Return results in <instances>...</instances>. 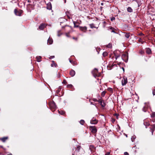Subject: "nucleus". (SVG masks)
<instances>
[{
    "label": "nucleus",
    "mask_w": 155,
    "mask_h": 155,
    "mask_svg": "<svg viewBox=\"0 0 155 155\" xmlns=\"http://www.w3.org/2000/svg\"><path fill=\"white\" fill-rule=\"evenodd\" d=\"M92 73L93 76L95 77L99 76L100 75L99 73H98V70L96 68L94 69L92 71Z\"/></svg>",
    "instance_id": "f257e3e1"
},
{
    "label": "nucleus",
    "mask_w": 155,
    "mask_h": 155,
    "mask_svg": "<svg viewBox=\"0 0 155 155\" xmlns=\"http://www.w3.org/2000/svg\"><path fill=\"white\" fill-rule=\"evenodd\" d=\"M127 82V78L125 77L124 76L123 79L121 81L122 84L123 86L125 85Z\"/></svg>",
    "instance_id": "f03ea898"
},
{
    "label": "nucleus",
    "mask_w": 155,
    "mask_h": 155,
    "mask_svg": "<svg viewBox=\"0 0 155 155\" xmlns=\"http://www.w3.org/2000/svg\"><path fill=\"white\" fill-rule=\"evenodd\" d=\"M90 129L91 132L93 133H95L97 131V129L95 126H90Z\"/></svg>",
    "instance_id": "7ed1b4c3"
},
{
    "label": "nucleus",
    "mask_w": 155,
    "mask_h": 155,
    "mask_svg": "<svg viewBox=\"0 0 155 155\" xmlns=\"http://www.w3.org/2000/svg\"><path fill=\"white\" fill-rule=\"evenodd\" d=\"M14 12L16 15L18 16H21L22 13V11H18L16 9L14 10Z\"/></svg>",
    "instance_id": "20e7f679"
},
{
    "label": "nucleus",
    "mask_w": 155,
    "mask_h": 155,
    "mask_svg": "<svg viewBox=\"0 0 155 155\" xmlns=\"http://www.w3.org/2000/svg\"><path fill=\"white\" fill-rule=\"evenodd\" d=\"M79 29L84 32H85L87 30V27L86 26L79 27Z\"/></svg>",
    "instance_id": "39448f33"
},
{
    "label": "nucleus",
    "mask_w": 155,
    "mask_h": 155,
    "mask_svg": "<svg viewBox=\"0 0 155 155\" xmlns=\"http://www.w3.org/2000/svg\"><path fill=\"white\" fill-rule=\"evenodd\" d=\"M90 123L92 124H96L97 123V121L96 119L93 118L91 120Z\"/></svg>",
    "instance_id": "423d86ee"
},
{
    "label": "nucleus",
    "mask_w": 155,
    "mask_h": 155,
    "mask_svg": "<svg viewBox=\"0 0 155 155\" xmlns=\"http://www.w3.org/2000/svg\"><path fill=\"white\" fill-rule=\"evenodd\" d=\"M50 106L51 109L55 110L56 109V106L54 103H52L50 104Z\"/></svg>",
    "instance_id": "0eeeda50"
},
{
    "label": "nucleus",
    "mask_w": 155,
    "mask_h": 155,
    "mask_svg": "<svg viewBox=\"0 0 155 155\" xmlns=\"http://www.w3.org/2000/svg\"><path fill=\"white\" fill-rule=\"evenodd\" d=\"M128 57L126 54H124L122 56V58L126 62H127V61L126 60L128 58Z\"/></svg>",
    "instance_id": "6e6552de"
},
{
    "label": "nucleus",
    "mask_w": 155,
    "mask_h": 155,
    "mask_svg": "<svg viewBox=\"0 0 155 155\" xmlns=\"http://www.w3.org/2000/svg\"><path fill=\"white\" fill-rule=\"evenodd\" d=\"M45 27V24H42L39 26L38 28L40 30H42Z\"/></svg>",
    "instance_id": "1a4fd4ad"
},
{
    "label": "nucleus",
    "mask_w": 155,
    "mask_h": 155,
    "mask_svg": "<svg viewBox=\"0 0 155 155\" xmlns=\"http://www.w3.org/2000/svg\"><path fill=\"white\" fill-rule=\"evenodd\" d=\"M75 74V72L74 70H72L70 72V74L72 77L74 76Z\"/></svg>",
    "instance_id": "9d476101"
},
{
    "label": "nucleus",
    "mask_w": 155,
    "mask_h": 155,
    "mask_svg": "<svg viewBox=\"0 0 155 155\" xmlns=\"http://www.w3.org/2000/svg\"><path fill=\"white\" fill-rule=\"evenodd\" d=\"M52 39L49 38L48 40V44H49V45L53 43Z\"/></svg>",
    "instance_id": "9b49d317"
},
{
    "label": "nucleus",
    "mask_w": 155,
    "mask_h": 155,
    "mask_svg": "<svg viewBox=\"0 0 155 155\" xmlns=\"http://www.w3.org/2000/svg\"><path fill=\"white\" fill-rule=\"evenodd\" d=\"M144 124L146 127V128H147V127L149 126L150 124L148 122H147L146 121H144Z\"/></svg>",
    "instance_id": "f8f14e48"
},
{
    "label": "nucleus",
    "mask_w": 155,
    "mask_h": 155,
    "mask_svg": "<svg viewBox=\"0 0 155 155\" xmlns=\"http://www.w3.org/2000/svg\"><path fill=\"white\" fill-rule=\"evenodd\" d=\"M98 102L101 104V105L103 107H104L105 106V104L104 102H103L102 101L99 100L98 101Z\"/></svg>",
    "instance_id": "ddd939ff"
},
{
    "label": "nucleus",
    "mask_w": 155,
    "mask_h": 155,
    "mask_svg": "<svg viewBox=\"0 0 155 155\" xmlns=\"http://www.w3.org/2000/svg\"><path fill=\"white\" fill-rule=\"evenodd\" d=\"M90 149L91 150V152H94V150H95V147L92 145H91L90 147Z\"/></svg>",
    "instance_id": "4468645a"
},
{
    "label": "nucleus",
    "mask_w": 155,
    "mask_h": 155,
    "mask_svg": "<svg viewBox=\"0 0 155 155\" xmlns=\"http://www.w3.org/2000/svg\"><path fill=\"white\" fill-rule=\"evenodd\" d=\"M52 63L51 64V66L52 67H53L54 66L55 67H56L57 66V64L55 63V62L54 61H52Z\"/></svg>",
    "instance_id": "2eb2a0df"
},
{
    "label": "nucleus",
    "mask_w": 155,
    "mask_h": 155,
    "mask_svg": "<svg viewBox=\"0 0 155 155\" xmlns=\"http://www.w3.org/2000/svg\"><path fill=\"white\" fill-rule=\"evenodd\" d=\"M8 139V137H5L1 138V140L2 142H5L6 140H7Z\"/></svg>",
    "instance_id": "dca6fc26"
},
{
    "label": "nucleus",
    "mask_w": 155,
    "mask_h": 155,
    "mask_svg": "<svg viewBox=\"0 0 155 155\" xmlns=\"http://www.w3.org/2000/svg\"><path fill=\"white\" fill-rule=\"evenodd\" d=\"M41 57L40 56L36 57V59L38 62H39L41 61Z\"/></svg>",
    "instance_id": "f3484780"
},
{
    "label": "nucleus",
    "mask_w": 155,
    "mask_h": 155,
    "mask_svg": "<svg viewBox=\"0 0 155 155\" xmlns=\"http://www.w3.org/2000/svg\"><path fill=\"white\" fill-rule=\"evenodd\" d=\"M73 23L74 24V28H78V27L79 28V27H80V26H79L78 25H76V23H77V22L75 21H73Z\"/></svg>",
    "instance_id": "a211bd4d"
},
{
    "label": "nucleus",
    "mask_w": 155,
    "mask_h": 155,
    "mask_svg": "<svg viewBox=\"0 0 155 155\" xmlns=\"http://www.w3.org/2000/svg\"><path fill=\"white\" fill-rule=\"evenodd\" d=\"M124 36L126 37L127 38H129L130 35L129 33H125Z\"/></svg>",
    "instance_id": "6ab92c4d"
},
{
    "label": "nucleus",
    "mask_w": 155,
    "mask_h": 155,
    "mask_svg": "<svg viewBox=\"0 0 155 155\" xmlns=\"http://www.w3.org/2000/svg\"><path fill=\"white\" fill-rule=\"evenodd\" d=\"M47 8L48 10H51V6L50 4H48Z\"/></svg>",
    "instance_id": "aec40b11"
},
{
    "label": "nucleus",
    "mask_w": 155,
    "mask_h": 155,
    "mask_svg": "<svg viewBox=\"0 0 155 155\" xmlns=\"http://www.w3.org/2000/svg\"><path fill=\"white\" fill-rule=\"evenodd\" d=\"M127 11L128 12H133V10L130 7H128L127 8Z\"/></svg>",
    "instance_id": "412c9836"
},
{
    "label": "nucleus",
    "mask_w": 155,
    "mask_h": 155,
    "mask_svg": "<svg viewBox=\"0 0 155 155\" xmlns=\"http://www.w3.org/2000/svg\"><path fill=\"white\" fill-rule=\"evenodd\" d=\"M151 52L150 49L149 48H147L146 50V52L148 54L150 53Z\"/></svg>",
    "instance_id": "4be33fe9"
},
{
    "label": "nucleus",
    "mask_w": 155,
    "mask_h": 155,
    "mask_svg": "<svg viewBox=\"0 0 155 155\" xmlns=\"http://www.w3.org/2000/svg\"><path fill=\"white\" fill-rule=\"evenodd\" d=\"M136 138V136L135 135L133 136L131 138V140L132 142L134 141Z\"/></svg>",
    "instance_id": "5701e85b"
},
{
    "label": "nucleus",
    "mask_w": 155,
    "mask_h": 155,
    "mask_svg": "<svg viewBox=\"0 0 155 155\" xmlns=\"http://www.w3.org/2000/svg\"><path fill=\"white\" fill-rule=\"evenodd\" d=\"M90 26L91 28H95V27L94 26L93 24H90Z\"/></svg>",
    "instance_id": "b1692460"
},
{
    "label": "nucleus",
    "mask_w": 155,
    "mask_h": 155,
    "mask_svg": "<svg viewBox=\"0 0 155 155\" xmlns=\"http://www.w3.org/2000/svg\"><path fill=\"white\" fill-rule=\"evenodd\" d=\"M109 30H111V32H112L115 33V32L114 31V28H112V27H110L109 29Z\"/></svg>",
    "instance_id": "393cba45"
},
{
    "label": "nucleus",
    "mask_w": 155,
    "mask_h": 155,
    "mask_svg": "<svg viewBox=\"0 0 155 155\" xmlns=\"http://www.w3.org/2000/svg\"><path fill=\"white\" fill-rule=\"evenodd\" d=\"M80 146H78L77 147V148L75 150L76 152H78L79 151V150L80 149Z\"/></svg>",
    "instance_id": "a878e982"
},
{
    "label": "nucleus",
    "mask_w": 155,
    "mask_h": 155,
    "mask_svg": "<svg viewBox=\"0 0 155 155\" xmlns=\"http://www.w3.org/2000/svg\"><path fill=\"white\" fill-rule=\"evenodd\" d=\"M107 47L108 48H111L112 47V44L110 43H109L107 45Z\"/></svg>",
    "instance_id": "bb28decb"
},
{
    "label": "nucleus",
    "mask_w": 155,
    "mask_h": 155,
    "mask_svg": "<svg viewBox=\"0 0 155 155\" xmlns=\"http://www.w3.org/2000/svg\"><path fill=\"white\" fill-rule=\"evenodd\" d=\"M107 53L106 52H104L103 53V55L104 57L107 56Z\"/></svg>",
    "instance_id": "cd10ccee"
},
{
    "label": "nucleus",
    "mask_w": 155,
    "mask_h": 155,
    "mask_svg": "<svg viewBox=\"0 0 155 155\" xmlns=\"http://www.w3.org/2000/svg\"><path fill=\"white\" fill-rule=\"evenodd\" d=\"M151 116L152 117H155V112H153L151 115Z\"/></svg>",
    "instance_id": "c85d7f7f"
},
{
    "label": "nucleus",
    "mask_w": 155,
    "mask_h": 155,
    "mask_svg": "<svg viewBox=\"0 0 155 155\" xmlns=\"http://www.w3.org/2000/svg\"><path fill=\"white\" fill-rule=\"evenodd\" d=\"M59 113L63 115L64 114V112L63 111H59Z\"/></svg>",
    "instance_id": "c756f323"
},
{
    "label": "nucleus",
    "mask_w": 155,
    "mask_h": 155,
    "mask_svg": "<svg viewBox=\"0 0 155 155\" xmlns=\"http://www.w3.org/2000/svg\"><path fill=\"white\" fill-rule=\"evenodd\" d=\"M80 123L81 125H83L84 123V121L83 120H81L80 122Z\"/></svg>",
    "instance_id": "7c9ffc66"
},
{
    "label": "nucleus",
    "mask_w": 155,
    "mask_h": 155,
    "mask_svg": "<svg viewBox=\"0 0 155 155\" xmlns=\"http://www.w3.org/2000/svg\"><path fill=\"white\" fill-rule=\"evenodd\" d=\"M67 87L68 88H71L72 87L73 85L71 84H68L67 86Z\"/></svg>",
    "instance_id": "2f4dec72"
},
{
    "label": "nucleus",
    "mask_w": 155,
    "mask_h": 155,
    "mask_svg": "<svg viewBox=\"0 0 155 155\" xmlns=\"http://www.w3.org/2000/svg\"><path fill=\"white\" fill-rule=\"evenodd\" d=\"M143 110L144 111V112H146L147 110L146 107L145 106H144L143 108Z\"/></svg>",
    "instance_id": "473e14b6"
},
{
    "label": "nucleus",
    "mask_w": 155,
    "mask_h": 155,
    "mask_svg": "<svg viewBox=\"0 0 155 155\" xmlns=\"http://www.w3.org/2000/svg\"><path fill=\"white\" fill-rule=\"evenodd\" d=\"M106 93V92L105 91H103L102 92L101 94V95L103 97L104 96L105 94Z\"/></svg>",
    "instance_id": "72a5a7b5"
},
{
    "label": "nucleus",
    "mask_w": 155,
    "mask_h": 155,
    "mask_svg": "<svg viewBox=\"0 0 155 155\" xmlns=\"http://www.w3.org/2000/svg\"><path fill=\"white\" fill-rule=\"evenodd\" d=\"M62 83L64 84H67V82L65 80H63Z\"/></svg>",
    "instance_id": "f704fd0d"
},
{
    "label": "nucleus",
    "mask_w": 155,
    "mask_h": 155,
    "mask_svg": "<svg viewBox=\"0 0 155 155\" xmlns=\"http://www.w3.org/2000/svg\"><path fill=\"white\" fill-rule=\"evenodd\" d=\"M69 33L68 32V33H66L65 34V35H66L67 37H70L69 35Z\"/></svg>",
    "instance_id": "c9c22d12"
},
{
    "label": "nucleus",
    "mask_w": 155,
    "mask_h": 155,
    "mask_svg": "<svg viewBox=\"0 0 155 155\" xmlns=\"http://www.w3.org/2000/svg\"><path fill=\"white\" fill-rule=\"evenodd\" d=\"M108 90L110 91H112V88H108Z\"/></svg>",
    "instance_id": "e433bc0d"
},
{
    "label": "nucleus",
    "mask_w": 155,
    "mask_h": 155,
    "mask_svg": "<svg viewBox=\"0 0 155 155\" xmlns=\"http://www.w3.org/2000/svg\"><path fill=\"white\" fill-rule=\"evenodd\" d=\"M152 126V128L153 129H155V124H153Z\"/></svg>",
    "instance_id": "4c0bfd02"
},
{
    "label": "nucleus",
    "mask_w": 155,
    "mask_h": 155,
    "mask_svg": "<svg viewBox=\"0 0 155 155\" xmlns=\"http://www.w3.org/2000/svg\"><path fill=\"white\" fill-rule=\"evenodd\" d=\"M92 100L94 102H98V101L97 99L94 98Z\"/></svg>",
    "instance_id": "58836bf2"
},
{
    "label": "nucleus",
    "mask_w": 155,
    "mask_h": 155,
    "mask_svg": "<svg viewBox=\"0 0 155 155\" xmlns=\"http://www.w3.org/2000/svg\"><path fill=\"white\" fill-rule=\"evenodd\" d=\"M115 19V18L114 17H112L111 18L110 20L111 21H113V20H114Z\"/></svg>",
    "instance_id": "ea45409f"
},
{
    "label": "nucleus",
    "mask_w": 155,
    "mask_h": 155,
    "mask_svg": "<svg viewBox=\"0 0 155 155\" xmlns=\"http://www.w3.org/2000/svg\"><path fill=\"white\" fill-rule=\"evenodd\" d=\"M151 132H152V134H153V131H154V130H154V129H153V128H151Z\"/></svg>",
    "instance_id": "a19ab883"
},
{
    "label": "nucleus",
    "mask_w": 155,
    "mask_h": 155,
    "mask_svg": "<svg viewBox=\"0 0 155 155\" xmlns=\"http://www.w3.org/2000/svg\"><path fill=\"white\" fill-rule=\"evenodd\" d=\"M119 57H120V56H119V55H118V56L115 55V58L117 60V58Z\"/></svg>",
    "instance_id": "79ce46f5"
},
{
    "label": "nucleus",
    "mask_w": 155,
    "mask_h": 155,
    "mask_svg": "<svg viewBox=\"0 0 155 155\" xmlns=\"http://www.w3.org/2000/svg\"><path fill=\"white\" fill-rule=\"evenodd\" d=\"M153 95H155V90H154L153 91Z\"/></svg>",
    "instance_id": "37998d69"
},
{
    "label": "nucleus",
    "mask_w": 155,
    "mask_h": 155,
    "mask_svg": "<svg viewBox=\"0 0 155 155\" xmlns=\"http://www.w3.org/2000/svg\"><path fill=\"white\" fill-rule=\"evenodd\" d=\"M110 153V152H107L105 154V155H109Z\"/></svg>",
    "instance_id": "c03bdc74"
},
{
    "label": "nucleus",
    "mask_w": 155,
    "mask_h": 155,
    "mask_svg": "<svg viewBox=\"0 0 155 155\" xmlns=\"http://www.w3.org/2000/svg\"><path fill=\"white\" fill-rule=\"evenodd\" d=\"M124 155H129V154L127 152H125L124 153Z\"/></svg>",
    "instance_id": "a18cd8bd"
},
{
    "label": "nucleus",
    "mask_w": 155,
    "mask_h": 155,
    "mask_svg": "<svg viewBox=\"0 0 155 155\" xmlns=\"http://www.w3.org/2000/svg\"><path fill=\"white\" fill-rule=\"evenodd\" d=\"M90 101H91V100H89V101L90 102L91 104H93Z\"/></svg>",
    "instance_id": "49530a36"
},
{
    "label": "nucleus",
    "mask_w": 155,
    "mask_h": 155,
    "mask_svg": "<svg viewBox=\"0 0 155 155\" xmlns=\"http://www.w3.org/2000/svg\"><path fill=\"white\" fill-rule=\"evenodd\" d=\"M69 61H70V62H71V63H72V61H71V60H70Z\"/></svg>",
    "instance_id": "de8ad7c7"
},
{
    "label": "nucleus",
    "mask_w": 155,
    "mask_h": 155,
    "mask_svg": "<svg viewBox=\"0 0 155 155\" xmlns=\"http://www.w3.org/2000/svg\"><path fill=\"white\" fill-rule=\"evenodd\" d=\"M58 74H59V76H58V77H60V73H58Z\"/></svg>",
    "instance_id": "09e8293b"
},
{
    "label": "nucleus",
    "mask_w": 155,
    "mask_h": 155,
    "mask_svg": "<svg viewBox=\"0 0 155 155\" xmlns=\"http://www.w3.org/2000/svg\"><path fill=\"white\" fill-rule=\"evenodd\" d=\"M122 69H123V70L124 71V68H122Z\"/></svg>",
    "instance_id": "8fccbe9b"
},
{
    "label": "nucleus",
    "mask_w": 155,
    "mask_h": 155,
    "mask_svg": "<svg viewBox=\"0 0 155 155\" xmlns=\"http://www.w3.org/2000/svg\"><path fill=\"white\" fill-rule=\"evenodd\" d=\"M101 5H103V3H101Z\"/></svg>",
    "instance_id": "3c124183"
},
{
    "label": "nucleus",
    "mask_w": 155,
    "mask_h": 155,
    "mask_svg": "<svg viewBox=\"0 0 155 155\" xmlns=\"http://www.w3.org/2000/svg\"><path fill=\"white\" fill-rule=\"evenodd\" d=\"M68 17L69 18H70L68 16Z\"/></svg>",
    "instance_id": "603ef678"
},
{
    "label": "nucleus",
    "mask_w": 155,
    "mask_h": 155,
    "mask_svg": "<svg viewBox=\"0 0 155 155\" xmlns=\"http://www.w3.org/2000/svg\"><path fill=\"white\" fill-rule=\"evenodd\" d=\"M58 36H60V35H59L58 34Z\"/></svg>",
    "instance_id": "864d4df0"
},
{
    "label": "nucleus",
    "mask_w": 155,
    "mask_h": 155,
    "mask_svg": "<svg viewBox=\"0 0 155 155\" xmlns=\"http://www.w3.org/2000/svg\"><path fill=\"white\" fill-rule=\"evenodd\" d=\"M12 155V154H8V155Z\"/></svg>",
    "instance_id": "5fc2aeb1"
},
{
    "label": "nucleus",
    "mask_w": 155,
    "mask_h": 155,
    "mask_svg": "<svg viewBox=\"0 0 155 155\" xmlns=\"http://www.w3.org/2000/svg\"><path fill=\"white\" fill-rule=\"evenodd\" d=\"M77 23H78V24H80V23H79V22H77Z\"/></svg>",
    "instance_id": "6e6d98bb"
},
{
    "label": "nucleus",
    "mask_w": 155,
    "mask_h": 155,
    "mask_svg": "<svg viewBox=\"0 0 155 155\" xmlns=\"http://www.w3.org/2000/svg\"><path fill=\"white\" fill-rule=\"evenodd\" d=\"M143 35V34H141V35Z\"/></svg>",
    "instance_id": "4d7b16f0"
},
{
    "label": "nucleus",
    "mask_w": 155,
    "mask_h": 155,
    "mask_svg": "<svg viewBox=\"0 0 155 155\" xmlns=\"http://www.w3.org/2000/svg\"><path fill=\"white\" fill-rule=\"evenodd\" d=\"M143 35V34H141V35Z\"/></svg>",
    "instance_id": "13d9d810"
},
{
    "label": "nucleus",
    "mask_w": 155,
    "mask_h": 155,
    "mask_svg": "<svg viewBox=\"0 0 155 155\" xmlns=\"http://www.w3.org/2000/svg\"><path fill=\"white\" fill-rule=\"evenodd\" d=\"M73 38L74 39V38Z\"/></svg>",
    "instance_id": "bf43d9fd"
},
{
    "label": "nucleus",
    "mask_w": 155,
    "mask_h": 155,
    "mask_svg": "<svg viewBox=\"0 0 155 155\" xmlns=\"http://www.w3.org/2000/svg\"><path fill=\"white\" fill-rule=\"evenodd\" d=\"M126 137H127V135H126Z\"/></svg>",
    "instance_id": "052dcab7"
}]
</instances>
